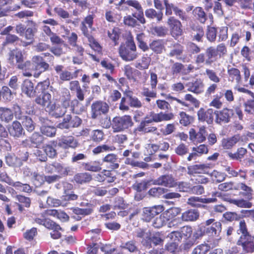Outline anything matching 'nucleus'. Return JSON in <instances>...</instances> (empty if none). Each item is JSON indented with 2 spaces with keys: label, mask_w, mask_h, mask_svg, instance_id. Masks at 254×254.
Listing matches in <instances>:
<instances>
[{
  "label": "nucleus",
  "mask_w": 254,
  "mask_h": 254,
  "mask_svg": "<svg viewBox=\"0 0 254 254\" xmlns=\"http://www.w3.org/2000/svg\"><path fill=\"white\" fill-rule=\"evenodd\" d=\"M239 186L240 190L244 191L243 192H240V194L244 198L233 199L229 197L227 195H224L222 197L223 200L231 204H234L240 208H249L252 207L253 203L251 201L253 199V189L244 183H240Z\"/></svg>",
  "instance_id": "nucleus-1"
},
{
  "label": "nucleus",
  "mask_w": 254,
  "mask_h": 254,
  "mask_svg": "<svg viewBox=\"0 0 254 254\" xmlns=\"http://www.w3.org/2000/svg\"><path fill=\"white\" fill-rule=\"evenodd\" d=\"M35 102L43 108L46 107L48 112L56 118L62 117L66 112V111H60L59 113L56 112L60 106L56 101H52V95L49 92H44L37 96L35 99Z\"/></svg>",
  "instance_id": "nucleus-2"
},
{
  "label": "nucleus",
  "mask_w": 254,
  "mask_h": 254,
  "mask_svg": "<svg viewBox=\"0 0 254 254\" xmlns=\"http://www.w3.org/2000/svg\"><path fill=\"white\" fill-rule=\"evenodd\" d=\"M238 231L242 234L237 241V244L242 247L245 253L252 254L254 252V236L252 235L248 231L244 220H241Z\"/></svg>",
  "instance_id": "nucleus-3"
},
{
  "label": "nucleus",
  "mask_w": 254,
  "mask_h": 254,
  "mask_svg": "<svg viewBox=\"0 0 254 254\" xmlns=\"http://www.w3.org/2000/svg\"><path fill=\"white\" fill-rule=\"evenodd\" d=\"M119 53L121 58L125 61H132L137 58L136 47L132 36H128L125 42L121 43L119 48Z\"/></svg>",
  "instance_id": "nucleus-4"
},
{
  "label": "nucleus",
  "mask_w": 254,
  "mask_h": 254,
  "mask_svg": "<svg viewBox=\"0 0 254 254\" xmlns=\"http://www.w3.org/2000/svg\"><path fill=\"white\" fill-rule=\"evenodd\" d=\"M133 125V122L129 115L116 116L112 121V128L114 132L123 131Z\"/></svg>",
  "instance_id": "nucleus-5"
},
{
  "label": "nucleus",
  "mask_w": 254,
  "mask_h": 254,
  "mask_svg": "<svg viewBox=\"0 0 254 254\" xmlns=\"http://www.w3.org/2000/svg\"><path fill=\"white\" fill-rule=\"evenodd\" d=\"M217 56L215 48L211 46L206 49L205 53H199L196 56L195 63L198 65L203 64L211 65L217 60Z\"/></svg>",
  "instance_id": "nucleus-6"
},
{
  "label": "nucleus",
  "mask_w": 254,
  "mask_h": 254,
  "mask_svg": "<svg viewBox=\"0 0 254 254\" xmlns=\"http://www.w3.org/2000/svg\"><path fill=\"white\" fill-rule=\"evenodd\" d=\"M174 118V115L172 112H160L156 113L154 112H151L148 115H147L144 119L142 121L147 123L151 124L152 123H159L163 121H169Z\"/></svg>",
  "instance_id": "nucleus-7"
},
{
  "label": "nucleus",
  "mask_w": 254,
  "mask_h": 254,
  "mask_svg": "<svg viewBox=\"0 0 254 254\" xmlns=\"http://www.w3.org/2000/svg\"><path fill=\"white\" fill-rule=\"evenodd\" d=\"M234 115L233 109L225 107L220 110H215L214 121L216 124L222 126L230 123Z\"/></svg>",
  "instance_id": "nucleus-8"
},
{
  "label": "nucleus",
  "mask_w": 254,
  "mask_h": 254,
  "mask_svg": "<svg viewBox=\"0 0 254 254\" xmlns=\"http://www.w3.org/2000/svg\"><path fill=\"white\" fill-rule=\"evenodd\" d=\"M109 106L105 101L98 100L92 103L91 106V117L96 119L102 115L107 114L109 111Z\"/></svg>",
  "instance_id": "nucleus-9"
},
{
  "label": "nucleus",
  "mask_w": 254,
  "mask_h": 254,
  "mask_svg": "<svg viewBox=\"0 0 254 254\" xmlns=\"http://www.w3.org/2000/svg\"><path fill=\"white\" fill-rule=\"evenodd\" d=\"M222 225L219 221L213 223L211 226L206 228L204 226L199 227L194 234L196 239H198L207 233L212 236H216L221 232Z\"/></svg>",
  "instance_id": "nucleus-10"
},
{
  "label": "nucleus",
  "mask_w": 254,
  "mask_h": 254,
  "mask_svg": "<svg viewBox=\"0 0 254 254\" xmlns=\"http://www.w3.org/2000/svg\"><path fill=\"white\" fill-rule=\"evenodd\" d=\"M50 90L52 92L54 97H55V94L59 95V97L56 98L55 101H59L61 103L62 106L66 109L70 106L71 100V94L69 91L66 88H64L60 93L56 88L52 86L50 87Z\"/></svg>",
  "instance_id": "nucleus-11"
},
{
  "label": "nucleus",
  "mask_w": 254,
  "mask_h": 254,
  "mask_svg": "<svg viewBox=\"0 0 254 254\" xmlns=\"http://www.w3.org/2000/svg\"><path fill=\"white\" fill-rule=\"evenodd\" d=\"M164 210V207L162 205L144 207L143 209L142 219L144 221L149 222L161 214Z\"/></svg>",
  "instance_id": "nucleus-12"
},
{
  "label": "nucleus",
  "mask_w": 254,
  "mask_h": 254,
  "mask_svg": "<svg viewBox=\"0 0 254 254\" xmlns=\"http://www.w3.org/2000/svg\"><path fill=\"white\" fill-rule=\"evenodd\" d=\"M171 35L176 40L183 34L182 24L181 21L174 16H170L167 20Z\"/></svg>",
  "instance_id": "nucleus-13"
},
{
  "label": "nucleus",
  "mask_w": 254,
  "mask_h": 254,
  "mask_svg": "<svg viewBox=\"0 0 254 254\" xmlns=\"http://www.w3.org/2000/svg\"><path fill=\"white\" fill-rule=\"evenodd\" d=\"M124 74L127 78L133 82H137L138 78H140L142 75L144 77L143 83H145L148 78V75L146 72L143 74L138 70L132 67L130 65L127 64L124 67Z\"/></svg>",
  "instance_id": "nucleus-14"
},
{
  "label": "nucleus",
  "mask_w": 254,
  "mask_h": 254,
  "mask_svg": "<svg viewBox=\"0 0 254 254\" xmlns=\"http://www.w3.org/2000/svg\"><path fill=\"white\" fill-rule=\"evenodd\" d=\"M198 120L199 122L206 123L208 125H212L213 123L215 111L212 108L207 110L200 108L197 112Z\"/></svg>",
  "instance_id": "nucleus-15"
},
{
  "label": "nucleus",
  "mask_w": 254,
  "mask_h": 254,
  "mask_svg": "<svg viewBox=\"0 0 254 254\" xmlns=\"http://www.w3.org/2000/svg\"><path fill=\"white\" fill-rule=\"evenodd\" d=\"M125 5L128 7H132L134 8L137 12L132 13L134 17H136L139 22L142 24L146 23V20L144 17L143 9L141 4L136 0H127L125 2Z\"/></svg>",
  "instance_id": "nucleus-16"
},
{
  "label": "nucleus",
  "mask_w": 254,
  "mask_h": 254,
  "mask_svg": "<svg viewBox=\"0 0 254 254\" xmlns=\"http://www.w3.org/2000/svg\"><path fill=\"white\" fill-rule=\"evenodd\" d=\"M154 185L162 186L167 188H174L177 186V182L171 175L166 174L159 176L153 180Z\"/></svg>",
  "instance_id": "nucleus-17"
},
{
  "label": "nucleus",
  "mask_w": 254,
  "mask_h": 254,
  "mask_svg": "<svg viewBox=\"0 0 254 254\" xmlns=\"http://www.w3.org/2000/svg\"><path fill=\"white\" fill-rule=\"evenodd\" d=\"M206 135L207 131L206 127L203 126L199 128L197 132L194 128H191L189 131L190 139L192 142L197 143L204 142L206 140Z\"/></svg>",
  "instance_id": "nucleus-18"
},
{
  "label": "nucleus",
  "mask_w": 254,
  "mask_h": 254,
  "mask_svg": "<svg viewBox=\"0 0 254 254\" xmlns=\"http://www.w3.org/2000/svg\"><path fill=\"white\" fill-rule=\"evenodd\" d=\"M245 33L246 35V41L247 42L250 41L252 39V34L251 32L240 29L232 34L230 44V46L232 47L235 46L239 42L240 39L244 36Z\"/></svg>",
  "instance_id": "nucleus-19"
},
{
  "label": "nucleus",
  "mask_w": 254,
  "mask_h": 254,
  "mask_svg": "<svg viewBox=\"0 0 254 254\" xmlns=\"http://www.w3.org/2000/svg\"><path fill=\"white\" fill-rule=\"evenodd\" d=\"M79 145V143L77 140L74 138V136H64L62 137L58 143V145L64 149H67L71 148L75 149Z\"/></svg>",
  "instance_id": "nucleus-20"
},
{
  "label": "nucleus",
  "mask_w": 254,
  "mask_h": 254,
  "mask_svg": "<svg viewBox=\"0 0 254 254\" xmlns=\"http://www.w3.org/2000/svg\"><path fill=\"white\" fill-rule=\"evenodd\" d=\"M93 179L92 175L88 172H80L76 173L72 181L77 185H84L89 183Z\"/></svg>",
  "instance_id": "nucleus-21"
},
{
  "label": "nucleus",
  "mask_w": 254,
  "mask_h": 254,
  "mask_svg": "<svg viewBox=\"0 0 254 254\" xmlns=\"http://www.w3.org/2000/svg\"><path fill=\"white\" fill-rule=\"evenodd\" d=\"M23 59L22 51L18 49L10 51L8 54V62L12 65L16 64L17 65L20 62H23Z\"/></svg>",
  "instance_id": "nucleus-22"
},
{
  "label": "nucleus",
  "mask_w": 254,
  "mask_h": 254,
  "mask_svg": "<svg viewBox=\"0 0 254 254\" xmlns=\"http://www.w3.org/2000/svg\"><path fill=\"white\" fill-rule=\"evenodd\" d=\"M83 169L92 172H99L102 170V163L99 160L83 162L81 164Z\"/></svg>",
  "instance_id": "nucleus-23"
},
{
  "label": "nucleus",
  "mask_w": 254,
  "mask_h": 254,
  "mask_svg": "<svg viewBox=\"0 0 254 254\" xmlns=\"http://www.w3.org/2000/svg\"><path fill=\"white\" fill-rule=\"evenodd\" d=\"M165 41L163 39L153 40L149 45L150 48L154 53L161 54L165 51Z\"/></svg>",
  "instance_id": "nucleus-24"
},
{
  "label": "nucleus",
  "mask_w": 254,
  "mask_h": 254,
  "mask_svg": "<svg viewBox=\"0 0 254 254\" xmlns=\"http://www.w3.org/2000/svg\"><path fill=\"white\" fill-rule=\"evenodd\" d=\"M227 73L229 81L236 83L237 84L241 83L242 76L239 69L233 67L228 68Z\"/></svg>",
  "instance_id": "nucleus-25"
},
{
  "label": "nucleus",
  "mask_w": 254,
  "mask_h": 254,
  "mask_svg": "<svg viewBox=\"0 0 254 254\" xmlns=\"http://www.w3.org/2000/svg\"><path fill=\"white\" fill-rule=\"evenodd\" d=\"M171 48L169 56L176 57L177 59H181L184 53V47L178 42H175L171 45Z\"/></svg>",
  "instance_id": "nucleus-26"
},
{
  "label": "nucleus",
  "mask_w": 254,
  "mask_h": 254,
  "mask_svg": "<svg viewBox=\"0 0 254 254\" xmlns=\"http://www.w3.org/2000/svg\"><path fill=\"white\" fill-rule=\"evenodd\" d=\"M241 135L239 134H235L232 137L224 138L221 141V146L225 149H230L239 141Z\"/></svg>",
  "instance_id": "nucleus-27"
},
{
  "label": "nucleus",
  "mask_w": 254,
  "mask_h": 254,
  "mask_svg": "<svg viewBox=\"0 0 254 254\" xmlns=\"http://www.w3.org/2000/svg\"><path fill=\"white\" fill-rule=\"evenodd\" d=\"M21 90L23 93L29 97H33L36 95V91L34 89V84L29 79L24 80L21 85Z\"/></svg>",
  "instance_id": "nucleus-28"
},
{
  "label": "nucleus",
  "mask_w": 254,
  "mask_h": 254,
  "mask_svg": "<svg viewBox=\"0 0 254 254\" xmlns=\"http://www.w3.org/2000/svg\"><path fill=\"white\" fill-rule=\"evenodd\" d=\"M187 90L198 94L201 93L204 90V84L202 82L196 80L194 82H190L186 84Z\"/></svg>",
  "instance_id": "nucleus-29"
},
{
  "label": "nucleus",
  "mask_w": 254,
  "mask_h": 254,
  "mask_svg": "<svg viewBox=\"0 0 254 254\" xmlns=\"http://www.w3.org/2000/svg\"><path fill=\"white\" fill-rule=\"evenodd\" d=\"M8 130L10 135L14 137H20L24 134L21 124L17 121L13 122Z\"/></svg>",
  "instance_id": "nucleus-30"
},
{
  "label": "nucleus",
  "mask_w": 254,
  "mask_h": 254,
  "mask_svg": "<svg viewBox=\"0 0 254 254\" xmlns=\"http://www.w3.org/2000/svg\"><path fill=\"white\" fill-rule=\"evenodd\" d=\"M13 119V112L10 109L6 107H0V120L1 122L8 123Z\"/></svg>",
  "instance_id": "nucleus-31"
},
{
  "label": "nucleus",
  "mask_w": 254,
  "mask_h": 254,
  "mask_svg": "<svg viewBox=\"0 0 254 254\" xmlns=\"http://www.w3.org/2000/svg\"><path fill=\"white\" fill-rule=\"evenodd\" d=\"M192 13L195 19L200 23L204 24L207 20V15L202 7H195L192 10Z\"/></svg>",
  "instance_id": "nucleus-32"
},
{
  "label": "nucleus",
  "mask_w": 254,
  "mask_h": 254,
  "mask_svg": "<svg viewBox=\"0 0 254 254\" xmlns=\"http://www.w3.org/2000/svg\"><path fill=\"white\" fill-rule=\"evenodd\" d=\"M157 130V128L156 127L149 126L148 124L142 121L134 130L135 132H141L144 133L155 132Z\"/></svg>",
  "instance_id": "nucleus-33"
},
{
  "label": "nucleus",
  "mask_w": 254,
  "mask_h": 254,
  "mask_svg": "<svg viewBox=\"0 0 254 254\" xmlns=\"http://www.w3.org/2000/svg\"><path fill=\"white\" fill-rule=\"evenodd\" d=\"M30 22L31 23V26L25 29L23 36L26 40H29V42H28L29 44L33 42L34 35L37 31L36 23L32 21Z\"/></svg>",
  "instance_id": "nucleus-34"
},
{
  "label": "nucleus",
  "mask_w": 254,
  "mask_h": 254,
  "mask_svg": "<svg viewBox=\"0 0 254 254\" xmlns=\"http://www.w3.org/2000/svg\"><path fill=\"white\" fill-rule=\"evenodd\" d=\"M145 15L147 18L150 19H156L157 22L162 21L163 17V12L161 10L157 11L152 8H148L145 11Z\"/></svg>",
  "instance_id": "nucleus-35"
},
{
  "label": "nucleus",
  "mask_w": 254,
  "mask_h": 254,
  "mask_svg": "<svg viewBox=\"0 0 254 254\" xmlns=\"http://www.w3.org/2000/svg\"><path fill=\"white\" fill-rule=\"evenodd\" d=\"M247 150L244 147L238 148L235 153L228 152V156L232 160L242 161L247 154Z\"/></svg>",
  "instance_id": "nucleus-36"
},
{
  "label": "nucleus",
  "mask_w": 254,
  "mask_h": 254,
  "mask_svg": "<svg viewBox=\"0 0 254 254\" xmlns=\"http://www.w3.org/2000/svg\"><path fill=\"white\" fill-rule=\"evenodd\" d=\"M17 68L24 71L23 73L24 76L30 77L32 75L30 71L33 68V66L30 61L24 62L23 60L17 65Z\"/></svg>",
  "instance_id": "nucleus-37"
},
{
  "label": "nucleus",
  "mask_w": 254,
  "mask_h": 254,
  "mask_svg": "<svg viewBox=\"0 0 254 254\" xmlns=\"http://www.w3.org/2000/svg\"><path fill=\"white\" fill-rule=\"evenodd\" d=\"M29 141L30 142V145L35 147H38L43 143L44 137L39 132H34L32 134L29 139H26L23 142H28Z\"/></svg>",
  "instance_id": "nucleus-38"
},
{
  "label": "nucleus",
  "mask_w": 254,
  "mask_h": 254,
  "mask_svg": "<svg viewBox=\"0 0 254 254\" xmlns=\"http://www.w3.org/2000/svg\"><path fill=\"white\" fill-rule=\"evenodd\" d=\"M199 216V212L197 210L190 209L183 213L181 218L184 221H193L196 220Z\"/></svg>",
  "instance_id": "nucleus-39"
},
{
  "label": "nucleus",
  "mask_w": 254,
  "mask_h": 254,
  "mask_svg": "<svg viewBox=\"0 0 254 254\" xmlns=\"http://www.w3.org/2000/svg\"><path fill=\"white\" fill-rule=\"evenodd\" d=\"M115 150L116 147L115 146L103 144L96 146L92 151L94 155H97L101 153L113 151Z\"/></svg>",
  "instance_id": "nucleus-40"
},
{
  "label": "nucleus",
  "mask_w": 254,
  "mask_h": 254,
  "mask_svg": "<svg viewBox=\"0 0 254 254\" xmlns=\"http://www.w3.org/2000/svg\"><path fill=\"white\" fill-rule=\"evenodd\" d=\"M117 155L111 153L106 155L102 159L104 162L109 163L111 164V168L112 169H116L119 167V164L116 163L117 161Z\"/></svg>",
  "instance_id": "nucleus-41"
},
{
  "label": "nucleus",
  "mask_w": 254,
  "mask_h": 254,
  "mask_svg": "<svg viewBox=\"0 0 254 254\" xmlns=\"http://www.w3.org/2000/svg\"><path fill=\"white\" fill-rule=\"evenodd\" d=\"M141 95L142 96L145 97V101L149 103L151 99H154L157 97V93L154 89L150 90L148 87H143L142 88Z\"/></svg>",
  "instance_id": "nucleus-42"
},
{
  "label": "nucleus",
  "mask_w": 254,
  "mask_h": 254,
  "mask_svg": "<svg viewBox=\"0 0 254 254\" xmlns=\"http://www.w3.org/2000/svg\"><path fill=\"white\" fill-rule=\"evenodd\" d=\"M90 138L93 142L100 143L104 139L105 134L102 129H94L91 131Z\"/></svg>",
  "instance_id": "nucleus-43"
},
{
  "label": "nucleus",
  "mask_w": 254,
  "mask_h": 254,
  "mask_svg": "<svg viewBox=\"0 0 254 254\" xmlns=\"http://www.w3.org/2000/svg\"><path fill=\"white\" fill-rule=\"evenodd\" d=\"M205 164H196L188 167V174L190 176H194L196 174L201 173L206 168Z\"/></svg>",
  "instance_id": "nucleus-44"
},
{
  "label": "nucleus",
  "mask_w": 254,
  "mask_h": 254,
  "mask_svg": "<svg viewBox=\"0 0 254 254\" xmlns=\"http://www.w3.org/2000/svg\"><path fill=\"white\" fill-rule=\"evenodd\" d=\"M191 34L193 35V40L197 42H202V38L204 36V32L202 27L198 25L192 27Z\"/></svg>",
  "instance_id": "nucleus-45"
},
{
  "label": "nucleus",
  "mask_w": 254,
  "mask_h": 254,
  "mask_svg": "<svg viewBox=\"0 0 254 254\" xmlns=\"http://www.w3.org/2000/svg\"><path fill=\"white\" fill-rule=\"evenodd\" d=\"M145 35L143 33H140L136 35V40L138 48L142 51L146 52L149 50L147 43L145 42Z\"/></svg>",
  "instance_id": "nucleus-46"
},
{
  "label": "nucleus",
  "mask_w": 254,
  "mask_h": 254,
  "mask_svg": "<svg viewBox=\"0 0 254 254\" xmlns=\"http://www.w3.org/2000/svg\"><path fill=\"white\" fill-rule=\"evenodd\" d=\"M218 188L219 190L223 191H227L230 190H239L240 189L239 183L237 186H235L234 182H229L220 184Z\"/></svg>",
  "instance_id": "nucleus-47"
},
{
  "label": "nucleus",
  "mask_w": 254,
  "mask_h": 254,
  "mask_svg": "<svg viewBox=\"0 0 254 254\" xmlns=\"http://www.w3.org/2000/svg\"><path fill=\"white\" fill-rule=\"evenodd\" d=\"M87 40L90 47L97 54H101L102 53V47L94 37L92 36L87 38Z\"/></svg>",
  "instance_id": "nucleus-48"
},
{
  "label": "nucleus",
  "mask_w": 254,
  "mask_h": 254,
  "mask_svg": "<svg viewBox=\"0 0 254 254\" xmlns=\"http://www.w3.org/2000/svg\"><path fill=\"white\" fill-rule=\"evenodd\" d=\"M239 7L245 10H252L254 13V0H237Z\"/></svg>",
  "instance_id": "nucleus-49"
},
{
  "label": "nucleus",
  "mask_w": 254,
  "mask_h": 254,
  "mask_svg": "<svg viewBox=\"0 0 254 254\" xmlns=\"http://www.w3.org/2000/svg\"><path fill=\"white\" fill-rule=\"evenodd\" d=\"M180 212L181 210L180 208L177 207H171L165 211L163 213V215L165 216L166 220H170L171 219H174Z\"/></svg>",
  "instance_id": "nucleus-50"
},
{
  "label": "nucleus",
  "mask_w": 254,
  "mask_h": 254,
  "mask_svg": "<svg viewBox=\"0 0 254 254\" xmlns=\"http://www.w3.org/2000/svg\"><path fill=\"white\" fill-rule=\"evenodd\" d=\"M180 115V124L185 127H187L190 125L193 122V118L187 114L185 112H181Z\"/></svg>",
  "instance_id": "nucleus-51"
},
{
  "label": "nucleus",
  "mask_w": 254,
  "mask_h": 254,
  "mask_svg": "<svg viewBox=\"0 0 254 254\" xmlns=\"http://www.w3.org/2000/svg\"><path fill=\"white\" fill-rule=\"evenodd\" d=\"M253 99H247L243 103L245 112L248 115H252L254 113V96Z\"/></svg>",
  "instance_id": "nucleus-52"
},
{
  "label": "nucleus",
  "mask_w": 254,
  "mask_h": 254,
  "mask_svg": "<svg viewBox=\"0 0 254 254\" xmlns=\"http://www.w3.org/2000/svg\"><path fill=\"white\" fill-rule=\"evenodd\" d=\"M21 122L23 126L28 131L32 132L34 130L35 124L30 117L25 116V117L21 120Z\"/></svg>",
  "instance_id": "nucleus-53"
},
{
  "label": "nucleus",
  "mask_w": 254,
  "mask_h": 254,
  "mask_svg": "<svg viewBox=\"0 0 254 254\" xmlns=\"http://www.w3.org/2000/svg\"><path fill=\"white\" fill-rule=\"evenodd\" d=\"M125 163L130 165L132 167H137L142 169H148L149 168V165L147 163L142 161H136L129 158H126Z\"/></svg>",
  "instance_id": "nucleus-54"
},
{
  "label": "nucleus",
  "mask_w": 254,
  "mask_h": 254,
  "mask_svg": "<svg viewBox=\"0 0 254 254\" xmlns=\"http://www.w3.org/2000/svg\"><path fill=\"white\" fill-rule=\"evenodd\" d=\"M56 127L52 126H43L41 127V132L43 135L48 137H53L56 134Z\"/></svg>",
  "instance_id": "nucleus-55"
},
{
  "label": "nucleus",
  "mask_w": 254,
  "mask_h": 254,
  "mask_svg": "<svg viewBox=\"0 0 254 254\" xmlns=\"http://www.w3.org/2000/svg\"><path fill=\"white\" fill-rule=\"evenodd\" d=\"M222 97V94L220 93V94H216L213 96V99L209 103L210 107H213L217 109L221 108L223 106V102L221 100Z\"/></svg>",
  "instance_id": "nucleus-56"
},
{
  "label": "nucleus",
  "mask_w": 254,
  "mask_h": 254,
  "mask_svg": "<svg viewBox=\"0 0 254 254\" xmlns=\"http://www.w3.org/2000/svg\"><path fill=\"white\" fill-rule=\"evenodd\" d=\"M136 17H134L132 15H128L124 16L123 22L125 25L128 27H135L139 24L137 22Z\"/></svg>",
  "instance_id": "nucleus-57"
},
{
  "label": "nucleus",
  "mask_w": 254,
  "mask_h": 254,
  "mask_svg": "<svg viewBox=\"0 0 254 254\" xmlns=\"http://www.w3.org/2000/svg\"><path fill=\"white\" fill-rule=\"evenodd\" d=\"M15 198L18 201V204L24 206L26 208L30 207L31 203V199L30 197L22 194H18L16 195Z\"/></svg>",
  "instance_id": "nucleus-58"
},
{
  "label": "nucleus",
  "mask_w": 254,
  "mask_h": 254,
  "mask_svg": "<svg viewBox=\"0 0 254 254\" xmlns=\"http://www.w3.org/2000/svg\"><path fill=\"white\" fill-rule=\"evenodd\" d=\"M187 203L191 207L200 208L203 206L202 198L198 196H191L188 198Z\"/></svg>",
  "instance_id": "nucleus-59"
},
{
  "label": "nucleus",
  "mask_w": 254,
  "mask_h": 254,
  "mask_svg": "<svg viewBox=\"0 0 254 254\" xmlns=\"http://www.w3.org/2000/svg\"><path fill=\"white\" fill-rule=\"evenodd\" d=\"M107 34L109 38L114 43L115 45H118L120 37L119 28L114 27L111 31H108Z\"/></svg>",
  "instance_id": "nucleus-60"
},
{
  "label": "nucleus",
  "mask_w": 254,
  "mask_h": 254,
  "mask_svg": "<svg viewBox=\"0 0 254 254\" xmlns=\"http://www.w3.org/2000/svg\"><path fill=\"white\" fill-rule=\"evenodd\" d=\"M210 247L207 244H202L196 247L191 254H206L210 250Z\"/></svg>",
  "instance_id": "nucleus-61"
},
{
  "label": "nucleus",
  "mask_w": 254,
  "mask_h": 254,
  "mask_svg": "<svg viewBox=\"0 0 254 254\" xmlns=\"http://www.w3.org/2000/svg\"><path fill=\"white\" fill-rule=\"evenodd\" d=\"M185 70V65L179 62H175L171 66V73L173 75H177Z\"/></svg>",
  "instance_id": "nucleus-62"
},
{
  "label": "nucleus",
  "mask_w": 254,
  "mask_h": 254,
  "mask_svg": "<svg viewBox=\"0 0 254 254\" xmlns=\"http://www.w3.org/2000/svg\"><path fill=\"white\" fill-rule=\"evenodd\" d=\"M168 190L161 187H154L150 189L148 191L149 195L156 197H160V196L167 191Z\"/></svg>",
  "instance_id": "nucleus-63"
},
{
  "label": "nucleus",
  "mask_w": 254,
  "mask_h": 254,
  "mask_svg": "<svg viewBox=\"0 0 254 254\" xmlns=\"http://www.w3.org/2000/svg\"><path fill=\"white\" fill-rule=\"evenodd\" d=\"M189 151V146L184 143L179 144L175 148V152L179 156L187 155Z\"/></svg>",
  "instance_id": "nucleus-64"
}]
</instances>
